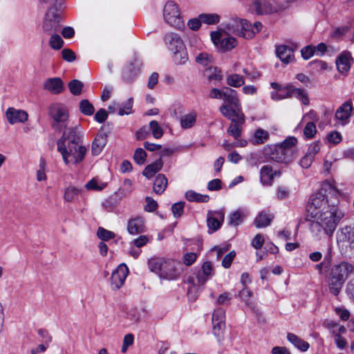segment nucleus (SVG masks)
Here are the masks:
<instances>
[{"mask_svg": "<svg viewBox=\"0 0 354 354\" xmlns=\"http://www.w3.org/2000/svg\"><path fill=\"white\" fill-rule=\"evenodd\" d=\"M127 230L130 234L136 235L145 231L144 218L141 216H136L130 219L127 224Z\"/></svg>", "mask_w": 354, "mask_h": 354, "instance_id": "19", "label": "nucleus"}, {"mask_svg": "<svg viewBox=\"0 0 354 354\" xmlns=\"http://www.w3.org/2000/svg\"><path fill=\"white\" fill-rule=\"evenodd\" d=\"M244 123H240L238 119L232 120L231 121V124L227 129V133L233 136L235 140H238L241 136L242 132V124Z\"/></svg>", "mask_w": 354, "mask_h": 354, "instance_id": "31", "label": "nucleus"}, {"mask_svg": "<svg viewBox=\"0 0 354 354\" xmlns=\"http://www.w3.org/2000/svg\"><path fill=\"white\" fill-rule=\"evenodd\" d=\"M62 58L68 62H72L76 59L75 53L69 48H64L62 50Z\"/></svg>", "mask_w": 354, "mask_h": 354, "instance_id": "59", "label": "nucleus"}, {"mask_svg": "<svg viewBox=\"0 0 354 354\" xmlns=\"http://www.w3.org/2000/svg\"><path fill=\"white\" fill-rule=\"evenodd\" d=\"M225 102L234 108L241 106L240 101L238 98L237 92L233 88L225 86L223 87V94L222 97Z\"/></svg>", "mask_w": 354, "mask_h": 354, "instance_id": "22", "label": "nucleus"}, {"mask_svg": "<svg viewBox=\"0 0 354 354\" xmlns=\"http://www.w3.org/2000/svg\"><path fill=\"white\" fill-rule=\"evenodd\" d=\"M343 239L348 241L352 247H354V227L346 225L341 229Z\"/></svg>", "mask_w": 354, "mask_h": 354, "instance_id": "40", "label": "nucleus"}, {"mask_svg": "<svg viewBox=\"0 0 354 354\" xmlns=\"http://www.w3.org/2000/svg\"><path fill=\"white\" fill-rule=\"evenodd\" d=\"M185 198L190 202L207 203L209 200L208 195L196 193L193 190H189L185 194Z\"/></svg>", "mask_w": 354, "mask_h": 354, "instance_id": "34", "label": "nucleus"}, {"mask_svg": "<svg viewBox=\"0 0 354 354\" xmlns=\"http://www.w3.org/2000/svg\"><path fill=\"white\" fill-rule=\"evenodd\" d=\"M80 111L84 115H92L95 112L93 105L87 99L82 100L80 102Z\"/></svg>", "mask_w": 354, "mask_h": 354, "instance_id": "41", "label": "nucleus"}, {"mask_svg": "<svg viewBox=\"0 0 354 354\" xmlns=\"http://www.w3.org/2000/svg\"><path fill=\"white\" fill-rule=\"evenodd\" d=\"M172 52L174 53V60L176 64H184L188 60V55L185 46L183 48Z\"/></svg>", "mask_w": 354, "mask_h": 354, "instance_id": "36", "label": "nucleus"}, {"mask_svg": "<svg viewBox=\"0 0 354 354\" xmlns=\"http://www.w3.org/2000/svg\"><path fill=\"white\" fill-rule=\"evenodd\" d=\"M197 255L194 252H187L183 257V262L184 263L189 266L192 265L196 260Z\"/></svg>", "mask_w": 354, "mask_h": 354, "instance_id": "63", "label": "nucleus"}, {"mask_svg": "<svg viewBox=\"0 0 354 354\" xmlns=\"http://www.w3.org/2000/svg\"><path fill=\"white\" fill-rule=\"evenodd\" d=\"M288 88L289 89V94H290V97L295 96L300 100L304 105L309 104L308 96L304 90L299 88H295L291 84L288 85Z\"/></svg>", "mask_w": 354, "mask_h": 354, "instance_id": "28", "label": "nucleus"}, {"mask_svg": "<svg viewBox=\"0 0 354 354\" xmlns=\"http://www.w3.org/2000/svg\"><path fill=\"white\" fill-rule=\"evenodd\" d=\"M204 75L210 82H219L223 80L221 71L216 67H209L204 71Z\"/></svg>", "mask_w": 354, "mask_h": 354, "instance_id": "27", "label": "nucleus"}, {"mask_svg": "<svg viewBox=\"0 0 354 354\" xmlns=\"http://www.w3.org/2000/svg\"><path fill=\"white\" fill-rule=\"evenodd\" d=\"M163 166V162L162 161L161 158L156 160L153 163L147 165L142 171L143 176L147 177V178H151L154 176L156 173L159 171Z\"/></svg>", "mask_w": 354, "mask_h": 354, "instance_id": "26", "label": "nucleus"}, {"mask_svg": "<svg viewBox=\"0 0 354 354\" xmlns=\"http://www.w3.org/2000/svg\"><path fill=\"white\" fill-rule=\"evenodd\" d=\"M68 87L70 92L73 95H80L82 93V89L84 88V83L78 80H72L68 84Z\"/></svg>", "mask_w": 354, "mask_h": 354, "instance_id": "37", "label": "nucleus"}, {"mask_svg": "<svg viewBox=\"0 0 354 354\" xmlns=\"http://www.w3.org/2000/svg\"><path fill=\"white\" fill-rule=\"evenodd\" d=\"M353 111L351 101H346L343 103L336 111L335 117L337 120L344 124L348 122Z\"/></svg>", "mask_w": 354, "mask_h": 354, "instance_id": "15", "label": "nucleus"}, {"mask_svg": "<svg viewBox=\"0 0 354 354\" xmlns=\"http://www.w3.org/2000/svg\"><path fill=\"white\" fill-rule=\"evenodd\" d=\"M129 270L126 265H120L112 273L111 281L114 288L118 290L124 283Z\"/></svg>", "mask_w": 354, "mask_h": 354, "instance_id": "13", "label": "nucleus"}, {"mask_svg": "<svg viewBox=\"0 0 354 354\" xmlns=\"http://www.w3.org/2000/svg\"><path fill=\"white\" fill-rule=\"evenodd\" d=\"M185 202H178L171 206V211L175 218L180 217L184 212Z\"/></svg>", "mask_w": 354, "mask_h": 354, "instance_id": "55", "label": "nucleus"}, {"mask_svg": "<svg viewBox=\"0 0 354 354\" xmlns=\"http://www.w3.org/2000/svg\"><path fill=\"white\" fill-rule=\"evenodd\" d=\"M165 260V259L160 258H152L149 259L148 261L149 268L151 271L158 273L160 275Z\"/></svg>", "mask_w": 354, "mask_h": 354, "instance_id": "42", "label": "nucleus"}, {"mask_svg": "<svg viewBox=\"0 0 354 354\" xmlns=\"http://www.w3.org/2000/svg\"><path fill=\"white\" fill-rule=\"evenodd\" d=\"M165 43L170 51H176L179 48H183L185 46L180 37L174 32H169L165 35Z\"/></svg>", "mask_w": 354, "mask_h": 354, "instance_id": "17", "label": "nucleus"}, {"mask_svg": "<svg viewBox=\"0 0 354 354\" xmlns=\"http://www.w3.org/2000/svg\"><path fill=\"white\" fill-rule=\"evenodd\" d=\"M97 235L103 242L108 241L110 239L115 238V234L114 232L100 227L97 231Z\"/></svg>", "mask_w": 354, "mask_h": 354, "instance_id": "46", "label": "nucleus"}, {"mask_svg": "<svg viewBox=\"0 0 354 354\" xmlns=\"http://www.w3.org/2000/svg\"><path fill=\"white\" fill-rule=\"evenodd\" d=\"M163 16L165 21L176 28H181L184 26L180 8L176 3L168 1L164 7Z\"/></svg>", "mask_w": 354, "mask_h": 354, "instance_id": "7", "label": "nucleus"}, {"mask_svg": "<svg viewBox=\"0 0 354 354\" xmlns=\"http://www.w3.org/2000/svg\"><path fill=\"white\" fill-rule=\"evenodd\" d=\"M6 117L10 124L24 122L28 120V113L22 110H17L12 107L6 111Z\"/></svg>", "mask_w": 354, "mask_h": 354, "instance_id": "18", "label": "nucleus"}, {"mask_svg": "<svg viewBox=\"0 0 354 354\" xmlns=\"http://www.w3.org/2000/svg\"><path fill=\"white\" fill-rule=\"evenodd\" d=\"M147 158V153L142 148H138L133 155V160L138 165L145 163Z\"/></svg>", "mask_w": 354, "mask_h": 354, "instance_id": "51", "label": "nucleus"}, {"mask_svg": "<svg viewBox=\"0 0 354 354\" xmlns=\"http://www.w3.org/2000/svg\"><path fill=\"white\" fill-rule=\"evenodd\" d=\"M149 129L151 131L153 136L155 138H160L162 136L163 131L157 121H151L149 123Z\"/></svg>", "mask_w": 354, "mask_h": 354, "instance_id": "49", "label": "nucleus"}, {"mask_svg": "<svg viewBox=\"0 0 354 354\" xmlns=\"http://www.w3.org/2000/svg\"><path fill=\"white\" fill-rule=\"evenodd\" d=\"M50 35L51 36L49 41L50 47L55 50L62 48L64 45V41L62 37L57 32Z\"/></svg>", "mask_w": 354, "mask_h": 354, "instance_id": "47", "label": "nucleus"}, {"mask_svg": "<svg viewBox=\"0 0 354 354\" xmlns=\"http://www.w3.org/2000/svg\"><path fill=\"white\" fill-rule=\"evenodd\" d=\"M289 97H290V94H289V89L288 88V85L284 86V88H283V91H272L271 93V98L273 100H280Z\"/></svg>", "mask_w": 354, "mask_h": 354, "instance_id": "48", "label": "nucleus"}, {"mask_svg": "<svg viewBox=\"0 0 354 354\" xmlns=\"http://www.w3.org/2000/svg\"><path fill=\"white\" fill-rule=\"evenodd\" d=\"M49 114L53 119L52 127L57 131L66 130L68 120V110L67 107L61 103L53 104L49 109Z\"/></svg>", "mask_w": 354, "mask_h": 354, "instance_id": "6", "label": "nucleus"}, {"mask_svg": "<svg viewBox=\"0 0 354 354\" xmlns=\"http://www.w3.org/2000/svg\"><path fill=\"white\" fill-rule=\"evenodd\" d=\"M315 47L307 46L301 50V56L304 59H310L315 53Z\"/></svg>", "mask_w": 354, "mask_h": 354, "instance_id": "60", "label": "nucleus"}, {"mask_svg": "<svg viewBox=\"0 0 354 354\" xmlns=\"http://www.w3.org/2000/svg\"><path fill=\"white\" fill-rule=\"evenodd\" d=\"M236 256V252L234 251H231L227 254H226L222 261V266L225 268H229L232 264V261L234 260Z\"/></svg>", "mask_w": 354, "mask_h": 354, "instance_id": "61", "label": "nucleus"}, {"mask_svg": "<svg viewBox=\"0 0 354 354\" xmlns=\"http://www.w3.org/2000/svg\"><path fill=\"white\" fill-rule=\"evenodd\" d=\"M219 110L223 116L231 121L238 119L240 123L245 122V115L241 111L240 107L234 108L230 105L223 104Z\"/></svg>", "mask_w": 354, "mask_h": 354, "instance_id": "14", "label": "nucleus"}, {"mask_svg": "<svg viewBox=\"0 0 354 354\" xmlns=\"http://www.w3.org/2000/svg\"><path fill=\"white\" fill-rule=\"evenodd\" d=\"M269 138V133L268 131L262 129H258L254 133V138L250 140V142L254 145L263 144Z\"/></svg>", "mask_w": 354, "mask_h": 354, "instance_id": "32", "label": "nucleus"}, {"mask_svg": "<svg viewBox=\"0 0 354 354\" xmlns=\"http://www.w3.org/2000/svg\"><path fill=\"white\" fill-rule=\"evenodd\" d=\"M260 177L263 185H270L274 178L272 167L270 165L263 166L260 170Z\"/></svg>", "mask_w": 354, "mask_h": 354, "instance_id": "25", "label": "nucleus"}, {"mask_svg": "<svg viewBox=\"0 0 354 354\" xmlns=\"http://www.w3.org/2000/svg\"><path fill=\"white\" fill-rule=\"evenodd\" d=\"M80 193V189L69 186L64 190V199L66 202H73L76 199Z\"/></svg>", "mask_w": 354, "mask_h": 354, "instance_id": "38", "label": "nucleus"}, {"mask_svg": "<svg viewBox=\"0 0 354 354\" xmlns=\"http://www.w3.org/2000/svg\"><path fill=\"white\" fill-rule=\"evenodd\" d=\"M62 0L55 1L48 8L43 20L42 31L46 35H53L60 28V15L57 13V6H61Z\"/></svg>", "mask_w": 354, "mask_h": 354, "instance_id": "5", "label": "nucleus"}, {"mask_svg": "<svg viewBox=\"0 0 354 354\" xmlns=\"http://www.w3.org/2000/svg\"><path fill=\"white\" fill-rule=\"evenodd\" d=\"M222 182L220 179L216 178L210 180L207 184V189L209 191H217L222 188Z\"/></svg>", "mask_w": 354, "mask_h": 354, "instance_id": "64", "label": "nucleus"}, {"mask_svg": "<svg viewBox=\"0 0 354 354\" xmlns=\"http://www.w3.org/2000/svg\"><path fill=\"white\" fill-rule=\"evenodd\" d=\"M316 132L317 129L315 122H308L304 129V134L305 137L308 139H311L315 136Z\"/></svg>", "mask_w": 354, "mask_h": 354, "instance_id": "50", "label": "nucleus"}, {"mask_svg": "<svg viewBox=\"0 0 354 354\" xmlns=\"http://www.w3.org/2000/svg\"><path fill=\"white\" fill-rule=\"evenodd\" d=\"M108 118V113L104 109H99L95 114L94 119L99 123L104 122Z\"/></svg>", "mask_w": 354, "mask_h": 354, "instance_id": "62", "label": "nucleus"}, {"mask_svg": "<svg viewBox=\"0 0 354 354\" xmlns=\"http://www.w3.org/2000/svg\"><path fill=\"white\" fill-rule=\"evenodd\" d=\"M243 222V215L239 210L235 211L230 217L229 224L236 226Z\"/></svg>", "mask_w": 354, "mask_h": 354, "instance_id": "56", "label": "nucleus"}, {"mask_svg": "<svg viewBox=\"0 0 354 354\" xmlns=\"http://www.w3.org/2000/svg\"><path fill=\"white\" fill-rule=\"evenodd\" d=\"M196 113L192 112L182 117L180 124L183 129H189L194 126L196 120Z\"/></svg>", "mask_w": 354, "mask_h": 354, "instance_id": "39", "label": "nucleus"}, {"mask_svg": "<svg viewBox=\"0 0 354 354\" xmlns=\"http://www.w3.org/2000/svg\"><path fill=\"white\" fill-rule=\"evenodd\" d=\"M288 340L302 351H306L309 348V344L293 333H288Z\"/></svg>", "mask_w": 354, "mask_h": 354, "instance_id": "30", "label": "nucleus"}, {"mask_svg": "<svg viewBox=\"0 0 354 354\" xmlns=\"http://www.w3.org/2000/svg\"><path fill=\"white\" fill-rule=\"evenodd\" d=\"M325 201H327L326 207V210L333 211V212H339L337 209V205L339 203V200L336 196H332L330 198L325 199Z\"/></svg>", "mask_w": 354, "mask_h": 354, "instance_id": "53", "label": "nucleus"}, {"mask_svg": "<svg viewBox=\"0 0 354 354\" xmlns=\"http://www.w3.org/2000/svg\"><path fill=\"white\" fill-rule=\"evenodd\" d=\"M276 53L281 61L285 64H289L294 59V49L287 45L277 46Z\"/></svg>", "mask_w": 354, "mask_h": 354, "instance_id": "20", "label": "nucleus"}, {"mask_svg": "<svg viewBox=\"0 0 354 354\" xmlns=\"http://www.w3.org/2000/svg\"><path fill=\"white\" fill-rule=\"evenodd\" d=\"M106 142L107 136L101 131L98 132L92 143V154L93 156H98L106 146Z\"/></svg>", "mask_w": 354, "mask_h": 354, "instance_id": "21", "label": "nucleus"}, {"mask_svg": "<svg viewBox=\"0 0 354 354\" xmlns=\"http://www.w3.org/2000/svg\"><path fill=\"white\" fill-rule=\"evenodd\" d=\"M236 45V39L234 37H225L221 40L222 48L229 50L234 48Z\"/></svg>", "mask_w": 354, "mask_h": 354, "instance_id": "54", "label": "nucleus"}, {"mask_svg": "<svg viewBox=\"0 0 354 354\" xmlns=\"http://www.w3.org/2000/svg\"><path fill=\"white\" fill-rule=\"evenodd\" d=\"M353 270V266L347 262H342L334 266L330 270L328 279L330 292L335 296H337L345 281Z\"/></svg>", "mask_w": 354, "mask_h": 354, "instance_id": "3", "label": "nucleus"}, {"mask_svg": "<svg viewBox=\"0 0 354 354\" xmlns=\"http://www.w3.org/2000/svg\"><path fill=\"white\" fill-rule=\"evenodd\" d=\"M297 140L295 137H289L278 145H268L263 149V155L268 160H273L279 163L288 164L292 162L295 157L293 147Z\"/></svg>", "mask_w": 354, "mask_h": 354, "instance_id": "2", "label": "nucleus"}, {"mask_svg": "<svg viewBox=\"0 0 354 354\" xmlns=\"http://www.w3.org/2000/svg\"><path fill=\"white\" fill-rule=\"evenodd\" d=\"M251 9L259 15H264L268 12V8L265 3V0H254Z\"/></svg>", "mask_w": 354, "mask_h": 354, "instance_id": "43", "label": "nucleus"}, {"mask_svg": "<svg viewBox=\"0 0 354 354\" xmlns=\"http://www.w3.org/2000/svg\"><path fill=\"white\" fill-rule=\"evenodd\" d=\"M227 28L234 34L245 39H251L256 34L252 24L248 20L243 19H234L228 25Z\"/></svg>", "mask_w": 354, "mask_h": 354, "instance_id": "8", "label": "nucleus"}, {"mask_svg": "<svg viewBox=\"0 0 354 354\" xmlns=\"http://www.w3.org/2000/svg\"><path fill=\"white\" fill-rule=\"evenodd\" d=\"M352 59L351 55L349 52H343L338 56L336 60V65L337 70L341 73H346L351 68V62Z\"/></svg>", "mask_w": 354, "mask_h": 354, "instance_id": "23", "label": "nucleus"}, {"mask_svg": "<svg viewBox=\"0 0 354 354\" xmlns=\"http://www.w3.org/2000/svg\"><path fill=\"white\" fill-rule=\"evenodd\" d=\"M212 61V56L206 53H201L196 57V62L205 66H207Z\"/></svg>", "mask_w": 354, "mask_h": 354, "instance_id": "52", "label": "nucleus"}, {"mask_svg": "<svg viewBox=\"0 0 354 354\" xmlns=\"http://www.w3.org/2000/svg\"><path fill=\"white\" fill-rule=\"evenodd\" d=\"M82 133L76 126L64 130L57 141V151L66 165H78L84 160L87 149L82 145Z\"/></svg>", "mask_w": 354, "mask_h": 354, "instance_id": "1", "label": "nucleus"}, {"mask_svg": "<svg viewBox=\"0 0 354 354\" xmlns=\"http://www.w3.org/2000/svg\"><path fill=\"white\" fill-rule=\"evenodd\" d=\"M46 160L44 158L40 159L39 169L37 172V180L38 181L44 180L46 179L45 174Z\"/></svg>", "mask_w": 354, "mask_h": 354, "instance_id": "58", "label": "nucleus"}, {"mask_svg": "<svg viewBox=\"0 0 354 354\" xmlns=\"http://www.w3.org/2000/svg\"><path fill=\"white\" fill-rule=\"evenodd\" d=\"M43 88L54 95H57L64 91V82L60 77L48 78L44 82Z\"/></svg>", "mask_w": 354, "mask_h": 354, "instance_id": "16", "label": "nucleus"}, {"mask_svg": "<svg viewBox=\"0 0 354 354\" xmlns=\"http://www.w3.org/2000/svg\"><path fill=\"white\" fill-rule=\"evenodd\" d=\"M146 205L145 209L147 212H152L158 208V203L153 200L151 197L147 196L145 198Z\"/></svg>", "mask_w": 354, "mask_h": 354, "instance_id": "57", "label": "nucleus"}, {"mask_svg": "<svg viewBox=\"0 0 354 354\" xmlns=\"http://www.w3.org/2000/svg\"><path fill=\"white\" fill-rule=\"evenodd\" d=\"M214 274L212 264L209 261H205L201 267V272L196 274L198 284L203 285L208 279Z\"/></svg>", "mask_w": 354, "mask_h": 354, "instance_id": "24", "label": "nucleus"}, {"mask_svg": "<svg viewBox=\"0 0 354 354\" xmlns=\"http://www.w3.org/2000/svg\"><path fill=\"white\" fill-rule=\"evenodd\" d=\"M212 333L219 344L224 339L225 313L222 308L216 309L212 315Z\"/></svg>", "mask_w": 354, "mask_h": 354, "instance_id": "9", "label": "nucleus"}, {"mask_svg": "<svg viewBox=\"0 0 354 354\" xmlns=\"http://www.w3.org/2000/svg\"><path fill=\"white\" fill-rule=\"evenodd\" d=\"M226 82L230 86L238 88L245 84V77L241 75L233 73L227 76Z\"/></svg>", "mask_w": 354, "mask_h": 354, "instance_id": "33", "label": "nucleus"}, {"mask_svg": "<svg viewBox=\"0 0 354 354\" xmlns=\"http://www.w3.org/2000/svg\"><path fill=\"white\" fill-rule=\"evenodd\" d=\"M325 199L326 196L321 191L310 196L307 205V212L310 213L312 217H317L322 212L326 211L327 201H325Z\"/></svg>", "mask_w": 354, "mask_h": 354, "instance_id": "11", "label": "nucleus"}, {"mask_svg": "<svg viewBox=\"0 0 354 354\" xmlns=\"http://www.w3.org/2000/svg\"><path fill=\"white\" fill-rule=\"evenodd\" d=\"M167 187V178L164 174H158L153 182V191L157 194H162Z\"/></svg>", "mask_w": 354, "mask_h": 354, "instance_id": "29", "label": "nucleus"}, {"mask_svg": "<svg viewBox=\"0 0 354 354\" xmlns=\"http://www.w3.org/2000/svg\"><path fill=\"white\" fill-rule=\"evenodd\" d=\"M199 18L203 23L209 25L218 24L220 19L217 14H201Z\"/></svg>", "mask_w": 354, "mask_h": 354, "instance_id": "45", "label": "nucleus"}, {"mask_svg": "<svg viewBox=\"0 0 354 354\" xmlns=\"http://www.w3.org/2000/svg\"><path fill=\"white\" fill-rule=\"evenodd\" d=\"M183 266L180 261L173 259L165 260L160 277L167 280H174L178 278L182 272Z\"/></svg>", "mask_w": 354, "mask_h": 354, "instance_id": "10", "label": "nucleus"}, {"mask_svg": "<svg viewBox=\"0 0 354 354\" xmlns=\"http://www.w3.org/2000/svg\"><path fill=\"white\" fill-rule=\"evenodd\" d=\"M343 216L344 214L341 212L328 210L322 212L317 216V221L311 223V230L313 232H320V228H322L325 234L330 236L336 229L337 223Z\"/></svg>", "mask_w": 354, "mask_h": 354, "instance_id": "4", "label": "nucleus"}, {"mask_svg": "<svg viewBox=\"0 0 354 354\" xmlns=\"http://www.w3.org/2000/svg\"><path fill=\"white\" fill-rule=\"evenodd\" d=\"M224 212L221 210L208 212L207 216V225L209 232H216L220 229L224 221Z\"/></svg>", "mask_w": 354, "mask_h": 354, "instance_id": "12", "label": "nucleus"}, {"mask_svg": "<svg viewBox=\"0 0 354 354\" xmlns=\"http://www.w3.org/2000/svg\"><path fill=\"white\" fill-rule=\"evenodd\" d=\"M133 98L129 97L126 102H123L119 109L118 114L120 115H129L132 113Z\"/></svg>", "mask_w": 354, "mask_h": 354, "instance_id": "44", "label": "nucleus"}, {"mask_svg": "<svg viewBox=\"0 0 354 354\" xmlns=\"http://www.w3.org/2000/svg\"><path fill=\"white\" fill-rule=\"evenodd\" d=\"M273 216L268 215L264 212H261L255 218L254 223L258 228L264 227L268 226L272 220Z\"/></svg>", "mask_w": 354, "mask_h": 354, "instance_id": "35", "label": "nucleus"}]
</instances>
